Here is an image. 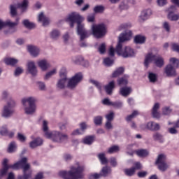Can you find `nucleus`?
I'll return each mask as SVG.
<instances>
[{
  "label": "nucleus",
  "mask_w": 179,
  "mask_h": 179,
  "mask_svg": "<svg viewBox=\"0 0 179 179\" xmlns=\"http://www.w3.org/2000/svg\"><path fill=\"white\" fill-rule=\"evenodd\" d=\"M132 36V31L127 30L124 33H122L119 36V41L115 48V52L117 55H121L123 58H131V57H135V51L130 47L126 46L122 48V43L125 41H129Z\"/></svg>",
  "instance_id": "f257e3e1"
},
{
  "label": "nucleus",
  "mask_w": 179,
  "mask_h": 179,
  "mask_svg": "<svg viewBox=\"0 0 179 179\" xmlns=\"http://www.w3.org/2000/svg\"><path fill=\"white\" fill-rule=\"evenodd\" d=\"M83 20H85V18L76 12L69 13L66 18V21L69 23L70 27L71 28H73L75 27V23H77V34L78 36H80L81 41L89 37V33L85 29V25L82 24Z\"/></svg>",
  "instance_id": "f03ea898"
},
{
  "label": "nucleus",
  "mask_w": 179,
  "mask_h": 179,
  "mask_svg": "<svg viewBox=\"0 0 179 179\" xmlns=\"http://www.w3.org/2000/svg\"><path fill=\"white\" fill-rule=\"evenodd\" d=\"M84 170V166H80L79 164H77L76 166H71L69 171H59V176L64 179H82L85 177V174H83Z\"/></svg>",
  "instance_id": "7ed1b4c3"
},
{
  "label": "nucleus",
  "mask_w": 179,
  "mask_h": 179,
  "mask_svg": "<svg viewBox=\"0 0 179 179\" xmlns=\"http://www.w3.org/2000/svg\"><path fill=\"white\" fill-rule=\"evenodd\" d=\"M20 167L22 170V178H31V174L33 173V171L31 170V166L29 163L27 162V158L23 157L15 164L10 165V169H12L13 170H19Z\"/></svg>",
  "instance_id": "20e7f679"
},
{
  "label": "nucleus",
  "mask_w": 179,
  "mask_h": 179,
  "mask_svg": "<svg viewBox=\"0 0 179 179\" xmlns=\"http://www.w3.org/2000/svg\"><path fill=\"white\" fill-rule=\"evenodd\" d=\"M151 62H153L154 65L155 66H157L158 68H162L164 65V59L162 56L158 55H153V53H148L145 56L144 65L148 68L149 66V64Z\"/></svg>",
  "instance_id": "39448f33"
},
{
  "label": "nucleus",
  "mask_w": 179,
  "mask_h": 179,
  "mask_svg": "<svg viewBox=\"0 0 179 179\" xmlns=\"http://www.w3.org/2000/svg\"><path fill=\"white\" fill-rule=\"evenodd\" d=\"M22 103L24 108V111L28 115H31L36 113V99L33 97L23 99Z\"/></svg>",
  "instance_id": "423d86ee"
},
{
  "label": "nucleus",
  "mask_w": 179,
  "mask_h": 179,
  "mask_svg": "<svg viewBox=\"0 0 179 179\" xmlns=\"http://www.w3.org/2000/svg\"><path fill=\"white\" fill-rule=\"evenodd\" d=\"M48 139H51L52 142H57L61 143L64 141H68V136L65 134H62L58 131H53L50 133L49 136H46Z\"/></svg>",
  "instance_id": "0eeeda50"
},
{
  "label": "nucleus",
  "mask_w": 179,
  "mask_h": 179,
  "mask_svg": "<svg viewBox=\"0 0 179 179\" xmlns=\"http://www.w3.org/2000/svg\"><path fill=\"white\" fill-rule=\"evenodd\" d=\"M92 30L94 37H96V38H101V37L106 36L107 28L106 27V24H99L93 25Z\"/></svg>",
  "instance_id": "6e6552de"
},
{
  "label": "nucleus",
  "mask_w": 179,
  "mask_h": 179,
  "mask_svg": "<svg viewBox=\"0 0 179 179\" xmlns=\"http://www.w3.org/2000/svg\"><path fill=\"white\" fill-rule=\"evenodd\" d=\"M15 105V101L10 100L7 104L4 106L1 113V116L4 118H9V117H12V115H13V113H15V110H13Z\"/></svg>",
  "instance_id": "1a4fd4ad"
},
{
  "label": "nucleus",
  "mask_w": 179,
  "mask_h": 179,
  "mask_svg": "<svg viewBox=\"0 0 179 179\" xmlns=\"http://www.w3.org/2000/svg\"><path fill=\"white\" fill-rule=\"evenodd\" d=\"M27 6H29V1L23 0L22 3H17V6L10 5V13L11 16H16L17 15V8L22 10V12H26L27 9Z\"/></svg>",
  "instance_id": "9d476101"
},
{
  "label": "nucleus",
  "mask_w": 179,
  "mask_h": 179,
  "mask_svg": "<svg viewBox=\"0 0 179 179\" xmlns=\"http://www.w3.org/2000/svg\"><path fill=\"white\" fill-rule=\"evenodd\" d=\"M166 160H167L166 155L160 154L158 155V157L155 162V164L158 166V169L161 171H166V170L170 167V165L166 162Z\"/></svg>",
  "instance_id": "9b49d317"
},
{
  "label": "nucleus",
  "mask_w": 179,
  "mask_h": 179,
  "mask_svg": "<svg viewBox=\"0 0 179 179\" xmlns=\"http://www.w3.org/2000/svg\"><path fill=\"white\" fill-rule=\"evenodd\" d=\"M83 79V75L82 73L76 74L73 78H70L67 82V87L69 89H75L78 86V83Z\"/></svg>",
  "instance_id": "f8f14e48"
},
{
  "label": "nucleus",
  "mask_w": 179,
  "mask_h": 179,
  "mask_svg": "<svg viewBox=\"0 0 179 179\" xmlns=\"http://www.w3.org/2000/svg\"><path fill=\"white\" fill-rule=\"evenodd\" d=\"M177 10L176 6H171L166 10V12H168L167 18L171 22H177L179 20V15L174 13Z\"/></svg>",
  "instance_id": "ddd939ff"
},
{
  "label": "nucleus",
  "mask_w": 179,
  "mask_h": 179,
  "mask_svg": "<svg viewBox=\"0 0 179 179\" xmlns=\"http://www.w3.org/2000/svg\"><path fill=\"white\" fill-rule=\"evenodd\" d=\"M152 12L150 8L143 10L139 16V22H145V20H148V19L152 16Z\"/></svg>",
  "instance_id": "4468645a"
},
{
  "label": "nucleus",
  "mask_w": 179,
  "mask_h": 179,
  "mask_svg": "<svg viewBox=\"0 0 179 179\" xmlns=\"http://www.w3.org/2000/svg\"><path fill=\"white\" fill-rule=\"evenodd\" d=\"M27 71L32 75V76H37V67L36 66V63H34V62H28Z\"/></svg>",
  "instance_id": "2eb2a0df"
},
{
  "label": "nucleus",
  "mask_w": 179,
  "mask_h": 179,
  "mask_svg": "<svg viewBox=\"0 0 179 179\" xmlns=\"http://www.w3.org/2000/svg\"><path fill=\"white\" fill-rule=\"evenodd\" d=\"M105 92L109 96H111L113 94V91L114 89H115V81L112 80L109 82L105 87Z\"/></svg>",
  "instance_id": "dca6fc26"
},
{
  "label": "nucleus",
  "mask_w": 179,
  "mask_h": 179,
  "mask_svg": "<svg viewBox=\"0 0 179 179\" xmlns=\"http://www.w3.org/2000/svg\"><path fill=\"white\" fill-rule=\"evenodd\" d=\"M38 21L42 22V24L44 27L48 26V24H50V18L45 16L43 12L38 15Z\"/></svg>",
  "instance_id": "f3484780"
},
{
  "label": "nucleus",
  "mask_w": 179,
  "mask_h": 179,
  "mask_svg": "<svg viewBox=\"0 0 179 179\" xmlns=\"http://www.w3.org/2000/svg\"><path fill=\"white\" fill-rule=\"evenodd\" d=\"M27 50L32 55V57H38L40 54V49L37 46L32 45L27 46Z\"/></svg>",
  "instance_id": "a211bd4d"
},
{
  "label": "nucleus",
  "mask_w": 179,
  "mask_h": 179,
  "mask_svg": "<svg viewBox=\"0 0 179 179\" xmlns=\"http://www.w3.org/2000/svg\"><path fill=\"white\" fill-rule=\"evenodd\" d=\"M41 145H43V140L40 138H36L29 143V148L36 149V148H38Z\"/></svg>",
  "instance_id": "6ab92c4d"
},
{
  "label": "nucleus",
  "mask_w": 179,
  "mask_h": 179,
  "mask_svg": "<svg viewBox=\"0 0 179 179\" xmlns=\"http://www.w3.org/2000/svg\"><path fill=\"white\" fill-rule=\"evenodd\" d=\"M132 92V89L129 87H123L120 89L119 93L123 97H128Z\"/></svg>",
  "instance_id": "aec40b11"
},
{
  "label": "nucleus",
  "mask_w": 179,
  "mask_h": 179,
  "mask_svg": "<svg viewBox=\"0 0 179 179\" xmlns=\"http://www.w3.org/2000/svg\"><path fill=\"white\" fill-rule=\"evenodd\" d=\"M145 128L150 131H159L160 129V125L153 122H149L146 124Z\"/></svg>",
  "instance_id": "412c9836"
},
{
  "label": "nucleus",
  "mask_w": 179,
  "mask_h": 179,
  "mask_svg": "<svg viewBox=\"0 0 179 179\" xmlns=\"http://www.w3.org/2000/svg\"><path fill=\"white\" fill-rule=\"evenodd\" d=\"M165 73L168 76H174L176 75V69L171 64H168L165 68Z\"/></svg>",
  "instance_id": "4be33fe9"
},
{
  "label": "nucleus",
  "mask_w": 179,
  "mask_h": 179,
  "mask_svg": "<svg viewBox=\"0 0 179 179\" xmlns=\"http://www.w3.org/2000/svg\"><path fill=\"white\" fill-rule=\"evenodd\" d=\"M37 64L42 71H47V69L50 68V64L45 59L40 60Z\"/></svg>",
  "instance_id": "5701e85b"
},
{
  "label": "nucleus",
  "mask_w": 179,
  "mask_h": 179,
  "mask_svg": "<svg viewBox=\"0 0 179 179\" xmlns=\"http://www.w3.org/2000/svg\"><path fill=\"white\" fill-rule=\"evenodd\" d=\"M42 129L44 134V136L47 138V136H50V133L51 132L50 131V129L48 128V122L46 120L43 121V125H42Z\"/></svg>",
  "instance_id": "b1692460"
},
{
  "label": "nucleus",
  "mask_w": 179,
  "mask_h": 179,
  "mask_svg": "<svg viewBox=\"0 0 179 179\" xmlns=\"http://www.w3.org/2000/svg\"><path fill=\"white\" fill-rule=\"evenodd\" d=\"M66 83H68V80H66V78H60L57 80L56 86L57 89L62 90L64 87H66Z\"/></svg>",
  "instance_id": "393cba45"
},
{
  "label": "nucleus",
  "mask_w": 179,
  "mask_h": 179,
  "mask_svg": "<svg viewBox=\"0 0 179 179\" xmlns=\"http://www.w3.org/2000/svg\"><path fill=\"white\" fill-rule=\"evenodd\" d=\"M159 108H160V105L157 103H155L152 111L153 118H160V113L158 111Z\"/></svg>",
  "instance_id": "a878e982"
},
{
  "label": "nucleus",
  "mask_w": 179,
  "mask_h": 179,
  "mask_svg": "<svg viewBox=\"0 0 179 179\" xmlns=\"http://www.w3.org/2000/svg\"><path fill=\"white\" fill-rule=\"evenodd\" d=\"M111 174V168L108 166H103L101 171V176L102 177H108Z\"/></svg>",
  "instance_id": "bb28decb"
},
{
  "label": "nucleus",
  "mask_w": 179,
  "mask_h": 179,
  "mask_svg": "<svg viewBox=\"0 0 179 179\" xmlns=\"http://www.w3.org/2000/svg\"><path fill=\"white\" fill-rule=\"evenodd\" d=\"M129 0H123L119 5L120 10H128L129 9Z\"/></svg>",
  "instance_id": "cd10ccee"
},
{
  "label": "nucleus",
  "mask_w": 179,
  "mask_h": 179,
  "mask_svg": "<svg viewBox=\"0 0 179 179\" xmlns=\"http://www.w3.org/2000/svg\"><path fill=\"white\" fill-rule=\"evenodd\" d=\"M125 69L124 67L117 68L113 73L112 78H118V76H121L122 73H124Z\"/></svg>",
  "instance_id": "c85d7f7f"
},
{
  "label": "nucleus",
  "mask_w": 179,
  "mask_h": 179,
  "mask_svg": "<svg viewBox=\"0 0 179 179\" xmlns=\"http://www.w3.org/2000/svg\"><path fill=\"white\" fill-rule=\"evenodd\" d=\"M50 36L52 40H58L61 36V32L58 29H53L50 32Z\"/></svg>",
  "instance_id": "c756f323"
},
{
  "label": "nucleus",
  "mask_w": 179,
  "mask_h": 179,
  "mask_svg": "<svg viewBox=\"0 0 179 179\" xmlns=\"http://www.w3.org/2000/svg\"><path fill=\"white\" fill-rule=\"evenodd\" d=\"M136 154L138 157H146L147 156H149V151L143 149L138 150H136Z\"/></svg>",
  "instance_id": "7c9ffc66"
},
{
  "label": "nucleus",
  "mask_w": 179,
  "mask_h": 179,
  "mask_svg": "<svg viewBox=\"0 0 179 179\" xmlns=\"http://www.w3.org/2000/svg\"><path fill=\"white\" fill-rule=\"evenodd\" d=\"M8 159H4L3 161V168L1 169V174H6L8 173V170L10 169V165H8Z\"/></svg>",
  "instance_id": "2f4dec72"
},
{
  "label": "nucleus",
  "mask_w": 179,
  "mask_h": 179,
  "mask_svg": "<svg viewBox=\"0 0 179 179\" xmlns=\"http://www.w3.org/2000/svg\"><path fill=\"white\" fill-rule=\"evenodd\" d=\"M19 20H20L19 17H17L16 19L15 22H13L12 21L8 20L4 22V26H8V27H15V26H18Z\"/></svg>",
  "instance_id": "473e14b6"
},
{
  "label": "nucleus",
  "mask_w": 179,
  "mask_h": 179,
  "mask_svg": "<svg viewBox=\"0 0 179 179\" xmlns=\"http://www.w3.org/2000/svg\"><path fill=\"white\" fill-rule=\"evenodd\" d=\"M146 41V38L143 36L137 35L134 38V41L136 44H143Z\"/></svg>",
  "instance_id": "72a5a7b5"
},
{
  "label": "nucleus",
  "mask_w": 179,
  "mask_h": 179,
  "mask_svg": "<svg viewBox=\"0 0 179 179\" xmlns=\"http://www.w3.org/2000/svg\"><path fill=\"white\" fill-rule=\"evenodd\" d=\"M80 128H81L80 130L76 129V131H74L72 133V135H80L83 134V131H85V129H86V123H81Z\"/></svg>",
  "instance_id": "f704fd0d"
},
{
  "label": "nucleus",
  "mask_w": 179,
  "mask_h": 179,
  "mask_svg": "<svg viewBox=\"0 0 179 179\" xmlns=\"http://www.w3.org/2000/svg\"><path fill=\"white\" fill-rule=\"evenodd\" d=\"M169 65H171V66H173L175 69L176 68H178L179 66V60L178 59L176 58V57H171L169 59Z\"/></svg>",
  "instance_id": "c9c22d12"
},
{
  "label": "nucleus",
  "mask_w": 179,
  "mask_h": 179,
  "mask_svg": "<svg viewBox=\"0 0 179 179\" xmlns=\"http://www.w3.org/2000/svg\"><path fill=\"white\" fill-rule=\"evenodd\" d=\"M4 62L6 64V65H11L13 66V65H16L19 61L14 58H6L4 60Z\"/></svg>",
  "instance_id": "e433bc0d"
},
{
  "label": "nucleus",
  "mask_w": 179,
  "mask_h": 179,
  "mask_svg": "<svg viewBox=\"0 0 179 179\" xmlns=\"http://www.w3.org/2000/svg\"><path fill=\"white\" fill-rule=\"evenodd\" d=\"M98 159H99L101 164H108V159L106 157V154L104 153H100L98 155Z\"/></svg>",
  "instance_id": "4c0bfd02"
},
{
  "label": "nucleus",
  "mask_w": 179,
  "mask_h": 179,
  "mask_svg": "<svg viewBox=\"0 0 179 179\" xmlns=\"http://www.w3.org/2000/svg\"><path fill=\"white\" fill-rule=\"evenodd\" d=\"M22 24H24V26L27 29H34V27H36V24L29 21V20H24L22 22Z\"/></svg>",
  "instance_id": "58836bf2"
},
{
  "label": "nucleus",
  "mask_w": 179,
  "mask_h": 179,
  "mask_svg": "<svg viewBox=\"0 0 179 179\" xmlns=\"http://www.w3.org/2000/svg\"><path fill=\"white\" fill-rule=\"evenodd\" d=\"M154 141H158L160 143H163L164 142V138H163V136L159 133H155L152 136Z\"/></svg>",
  "instance_id": "ea45409f"
},
{
  "label": "nucleus",
  "mask_w": 179,
  "mask_h": 179,
  "mask_svg": "<svg viewBox=\"0 0 179 179\" xmlns=\"http://www.w3.org/2000/svg\"><path fill=\"white\" fill-rule=\"evenodd\" d=\"M148 79L151 83H155L157 82V75L155 73L150 72L148 73Z\"/></svg>",
  "instance_id": "a19ab883"
},
{
  "label": "nucleus",
  "mask_w": 179,
  "mask_h": 179,
  "mask_svg": "<svg viewBox=\"0 0 179 179\" xmlns=\"http://www.w3.org/2000/svg\"><path fill=\"white\" fill-rule=\"evenodd\" d=\"M94 13H103L106 10V7L102 5L96 6L93 9Z\"/></svg>",
  "instance_id": "79ce46f5"
},
{
  "label": "nucleus",
  "mask_w": 179,
  "mask_h": 179,
  "mask_svg": "<svg viewBox=\"0 0 179 179\" xmlns=\"http://www.w3.org/2000/svg\"><path fill=\"white\" fill-rule=\"evenodd\" d=\"M94 141V136H87L83 139V143H85V145H92Z\"/></svg>",
  "instance_id": "37998d69"
},
{
  "label": "nucleus",
  "mask_w": 179,
  "mask_h": 179,
  "mask_svg": "<svg viewBox=\"0 0 179 179\" xmlns=\"http://www.w3.org/2000/svg\"><path fill=\"white\" fill-rule=\"evenodd\" d=\"M117 82L119 86H127L128 85V80L124 77L118 78Z\"/></svg>",
  "instance_id": "c03bdc74"
},
{
  "label": "nucleus",
  "mask_w": 179,
  "mask_h": 179,
  "mask_svg": "<svg viewBox=\"0 0 179 179\" xmlns=\"http://www.w3.org/2000/svg\"><path fill=\"white\" fill-rule=\"evenodd\" d=\"M68 75V71H66V68H62L60 71H59V77H60V79H66L68 80V77L67 76Z\"/></svg>",
  "instance_id": "a18cd8bd"
},
{
  "label": "nucleus",
  "mask_w": 179,
  "mask_h": 179,
  "mask_svg": "<svg viewBox=\"0 0 179 179\" xmlns=\"http://www.w3.org/2000/svg\"><path fill=\"white\" fill-rule=\"evenodd\" d=\"M117 152H120V146L118 145H113L108 150V153L110 154L117 153Z\"/></svg>",
  "instance_id": "49530a36"
},
{
  "label": "nucleus",
  "mask_w": 179,
  "mask_h": 179,
  "mask_svg": "<svg viewBox=\"0 0 179 179\" xmlns=\"http://www.w3.org/2000/svg\"><path fill=\"white\" fill-rule=\"evenodd\" d=\"M55 73H57V69H55L48 72L44 77L45 80H48V79H50V78H51V76H52L53 75H55Z\"/></svg>",
  "instance_id": "de8ad7c7"
},
{
  "label": "nucleus",
  "mask_w": 179,
  "mask_h": 179,
  "mask_svg": "<svg viewBox=\"0 0 179 179\" xmlns=\"http://www.w3.org/2000/svg\"><path fill=\"white\" fill-rule=\"evenodd\" d=\"M8 126L6 125H4L3 127H1V129H0V134L2 136H8Z\"/></svg>",
  "instance_id": "09e8293b"
},
{
  "label": "nucleus",
  "mask_w": 179,
  "mask_h": 179,
  "mask_svg": "<svg viewBox=\"0 0 179 179\" xmlns=\"http://www.w3.org/2000/svg\"><path fill=\"white\" fill-rule=\"evenodd\" d=\"M132 24L131 23H126V24H122L118 27L119 31H121L122 30H125V29H129V27H131Z\"/></svg>",
  "instance_id": "8fccbe9b"
},
{
  "label": "nucleus",
  "mask_w": 179,
  "mask_h": 179,
  "mask_svg": "<svg viewBox=\"0 0 179 179\" xmlns=\"http://www.w3.org/2000/svg\"><path fill=\"white\" fill-rule=\"evenodd\" d=\"M124 173H125L126 176L131 177V176H134V174H135V168L124 169Z\"/></svg>",
  "instance_id": "3c124183"
},
{
  "label": "nucleus",
  "mask_w": 179,
  "mask_h": 179,
  "mask_svg": "<svg viewBox=\"0 0 179 179\" xmlns=\"http://www.w3.org/2000/svg\"><path fill=\"white\" fill-rule=\"evenodd\" d=\"M94 122L95 125H101V124H103V117L96 116L94 117Z\"/></svg>",
  "instance_id": "603ef678"
},
{
  "label": "nucleus",
  "mask_w": 179,
  "mask_h": 179,
  "mask_svg": "<svg viewBox=\"0 0 179 179\" xmlns=\"http://www.w3.org/2000/svg\"><path fill=\"white\" fill-rule=\"evenodd\" d=\"M16 138L20 141V142H22L24 143L26 142V136H24V134H22V133H17V136H16Z\"/></svg>",
  "instance_id": "864d4df0"
},
{
  "label": "nucleus",
  "mask_w": 179,
  "mask_h": 179,
  "mask_svg": "<svg viewBox=\"0 0 179 179\" xmlns=\"http://www.w3.org/2000/svg\"><path fill=\"white\" fill-rule=\"evenodd\" d=\"M90 83L94 85V86H96V87H97L99 90H101V84L99 81L96 80L90 79Z\"/></svg>",
  "instance_id": "5fc2aeb1"
},
{
  "label": "nucleus",
  "mask_w": 179,
  "mask_h": 179,
  "mask_svg": "<svg viewBox=\"0 0 179 179\" xmlns=\"http://www.w3.org/2000/svg\"><path fill=\"white\" fill-rule=\"evenodd\" d=\"M15 150H16V143L13 141L8 146V152L12 153L13 152H15Z\"/></svg>",
  "instance_id": "6e6d98bb"
},
{
  "label": "nucleus",
  "mask_w": 179,
  "mask_h": 179,
  "mask_svg": "<svg viewBox=\"0 0 179 179\" xmlns=\"http://www.w3.org/2000/svg\"><path fill=\"white\" fill-rule=\"evenodd\" d=\"M115 113L113 111H110L105 117L106 118V121L112 122L114 120Z\"/></svg>",
  "instance_id": "4d7b16f0"
},
{
  "label": "nucleus",
  "mask_w": 179,
  "mask_h": 179,
  "mask_svg": "<svg viewBox=\"0 0 179 179\" xmlns=\"http://www.w3.org/2000/svg\"><path fill=\"white\" fill-rule=\"evenodd\" d=\"M103 62H104L105 65H106V66H111V65H113V64H114V59H113L110 57H107V58L104 59Z\"/></svg>",
  "instance_id": "13d9d810"
},
{
  "label": "nucleus",
  "mask_w": 179,
  "mask_h": 179,
  "mask_svg": "<svg viewBox=\"0 0 179 179\" xmlns=\"http://www.w3.org/2000/svg\"><path fill=\"white\" fill-rule=\"evenodd\" d=\"M36 85H37L39 90H41L42 92H44L45 90V83H44L41 81H38L36 83Z\"/></svg>",
  "instance_id": "bf43d9fd"
},
{
  "label": "nucleus",
  "mask_w": 179,
  "mask_h": 179,
  "mask_svg": "<svg viewBox=\"0 0 179 179\" xmlns=\"http://www.w3.org/2000/svg\"><path fill=\"white\" fill-rule=\"evenodd\" d=\"M136 115H138V111L134 110L132 113V114H131L130 115H129L126 117V120L127 121H132V120H134V118H135V117H136Z\"/></svg>",
  "instance_id": "052dcab7"
},
{
  "label": "nucleus",
  "mask_w": 179,
  "mask_h": 179,
  "mask_svg": "<svg viewBox=\"0 0 179 179\" xmlns=\"http://www.w3.org/2000/svg\"><path fill=\"white\" fill-rule=\"evenodd\" d=\"M99 52H100V54H104V52H106V43H102L99 47Z\"/></svg>",
  "instance_id": "680f3d73"
},
{
  "label": "nucleus",
  "mask_w": 179,
  "mask_h": 179,
  "mask_svg": "<svg viewBox=\"0 0 179 179\" xmlns=\"http://www.w3.org/2000/svg\"><path fill=\"white\" fill-rule=\"evenodd\" d=\"M105 128L106 129L110 130V129H113L114 127L113 126V123H111V122L106 121L105 123Z\"/></svg>",
  "instance_id": "e2e57ef3"
},
{
  "label": "nucleus",
  "mask_w": 179,
  "mask_h": 179,
  "mask_svg": "<svg viewBox=\"0 0 179 179\" xmlns=\"http://www.w3.org/2000/svg\"><path fill=\"white\" fill-rule=\"evenodd\" d=\"M112 106L115 108H121V107H122V102L121 101L113 102Z\"/></svg>",
  "instance_id": "0e129e2a"
},
{
  "label": "nucleus",
  "mask_w": 179,
  "mask_h": 179,
  "mask_svg": "<svg viewBox=\"0 0 179 179\" xmlns=\"http://www.w3.org/2000/svg\"><path fill=\"white\" fill-rule=\"evenodd\" d=\"M171 113V109L169 107H165L162 110V113L164 115H169Z\"/></svg>",
  "instance_id": "69168bd1"
},
{
  "label": "nucleus",
  "mask_w": 179,
  "mask_h": 179,
  "mask_svg": "<svg viewBox=\"0 0 179 179\" xmlns=\"http://www.w3.org/2000/svg\"><path fill=\"white\" fill-rule=\"evenodd\" d=\"M21 73H23V69L17 67L14 73L15 76H19V75H21Z\"/></svg>",
  "instance_id": "338daca9"
},
{
  "label": "nucleus",
  "mask_w": 179,
  "mask_h": 179,
  "mask_svg": "<svg viewBox=\"0 0 179 179\" xmlns=\"http://www.w3.org/2000/svg\"><path fill=\"white\" fill-rule=\"evenodd\" d=\"M171 47L173 51H176V52H179V45L178 43H172Z\"/></svg>",
  "instance_id": "774afa93"
}]
</instances>
